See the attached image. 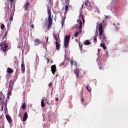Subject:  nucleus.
I'll return each instance as SVG.
<instances>
[{"label": "nucleus", "instance_id": "nucleus-1", "mask_svg": "<svg viewBox=\"0 0 128 128\" xmlns=\"http://www.w3.org/2000/svg\"><path fill=\"white\" fill-rule=\"evenodd\" d=\"M98 26L100 36H103V40H106V34H104V26H102V23L100 22L98 24Z\"/></svg>", "mask_w": 128, "mask_h": 128}, {"label": "nucleus", "instance_id": "nucleus-2", "mask_svg": "<svg viewBox=\"0 0 128 128\" xmlns=\"http://www.w3.org/2000/svg\"><path fill=\"white\" fill-rule=\"evenodd\" d=\"M48 30L50 28H52V10L50 8H48Z\"/></svg>", "mask_w": 128, "mask_h": 128}, {"label": "nucleus", "instance_id": "nucleus-3", "mask_svg": "<svg viewBox=\"0 0 128 128\" xmlns=\"http://www.w3.org/2000/svg\"><path fill=\"white\" fill-rule=\"evenodd\" d=\"M0 50L8 52V44L4 40V42H0Z\"/></svg>", "mask_w": 128, "mask_h": 128}, {"label": "nucleus", "instance_id": "nucleus-4", "mask_svg": "<svg viewBox=\"0 0 128 128\" xmlns=\"http://www.w3.org/2000/svg\"><path fill=\"white\" fill-rule=\"evenodd\" d=\"M70 34L66 35L64 38V46L65 48H67L68 46V43L70 42Z\"/></svg>", "mask_w": 128, "mask_h": 128}, {"label": "nucleus", "instance_id": "nucleus-5", "mask_svg": "<svg viewBox=\"0 0 128 128\" xmlns=\"http://www.w3.org/2000/svg\"><path fill=\"white\" fill-rule=\"evenodd\" d=\"M0 104H2L1 111L4 110V95L0 92Z\"/></svg>", "mask_w": 128, "mask_h": 128}, {"label": "nucleus", "instance_id": "nucleus-6", "mask_svg": "<svg viewBox=\"0 0 128 128\" xmlns=\"http://www.w3.org/2000/svg\"><path fill=\"white\" fill-rule=\"evenodd\" d=\"M75 27L76 28H79L80 30H78V34H80L82 30V22L80 20L78 24H76L75 26Z\"/></svg>", "mask_w": 128, "mask_h": 128}, {"label": "nucleus", "instance_id": "nucleus-7", "mask_svg": "<svg viewBox=\"0 0 128 128\" xmlns=\"http://www.w3.org/2000/svg\"><path fill=\"white\" fill-rule=\"evenodd\" d=\"M30 6V4L29 2H26L24 6V10H26V12L28 11V7Z\"/></svg>", "mask_w": 128, "mask_h": 128}, {"label": "nucleus", "instance_id": "nucleus-8", "mask_svg": "<svg viewBox=\"0 0 128 128\" xmlns=\"http://www.w3.org/2000/svg\"><path fill=\"white\" fill-rule=\"evenodd\" d=\"M21 70L22 74H24L26 72V66H24V62H22L21 64Z\"/></svg>", "mask_w": 128, "mask_h": 128}, {"label": "nucleus", "instance_id": "nucleus-9", "mask_svg": "<svg viewBox=\"0 0 128 128\" xmlns=\"http://www.w3.org/2000/svg\"><path fill=\"white\" fill-rule=\"evenodd\" d=\"M6 118L9 124H11L12 122V118L10 117V115L6 114Z\"/></svg>", "mask_w": 128, "mask_h": 128}, {"label": "nucleus", "instance_id": "nucleus-10", "mask_svg": "<svg viewBox=\"0 0 128 128\" xmlns=\"http://www.w3.org/2000/svg\"><path fill=\"white\" fill-rule=\"evenodd\" d=\"M51 71L52 72V74H54L56 72V65H52L51 66Z\"/></svg>", "mask_w": 128, "mask_h": 128}, {"label": "nucleus", "instance_id": "nucleus-11", "mask_svg": "<svg viewBox=\"0 0 128 128\" xmlns=\"http://www.w3.org/2000/svg\"><path fill=\"white\" fill-rule=\"evenodd\" d=\"M34 43L35 46H38V44H42V41L38 38H36L34 40Z\"/></svg>", "mask_w": 128, "mask_h": 128}, {"label": "nucleus", "instance_id": "nucleus-12", "mask_svg": "<svg viewBox=\"0 0 128 128\" xmlns=\"http://www.w3.org/2000/svg\"><path fill=\"white\" fill-rule=\"evenodd\" d=\"M14 84V82L12 81V80H10L9 82L8 88H10V90H12V86Z\"/></svg>", "mask_w": 128, "mask_h": 128}, {"label": "nucleus", "instance_id": "nucleus-13", "mask_svg": "<svg viewBox=\"0 0 128 128\" xmlns=\"http://www.w3.org/2000/svg\"><path fill=\"white\" fill-rule=\"evenodd\" d=\"M28 112H25L23 116V122H26V120L28 119Z\"/></svg>", "mask_w": 128, "mask_h": 128}, {"label": "nucleus", "instance_id": "nucleus-14", "mask_svg": "<svg viewBox=\"0 0 128 128\" xmlns=\"http://www.w3.org/2000/svg\"><path fill=\"white\" fill-rule=\"evenodd\" d=\"M55 44H56V50H60V44L57 42H56Z\"/></svg>", "mask_w": 128, "mask_h": 128}, {"label": "nucleus", "instance_id": "nucleus-15", "mask_svg": "<svg viewBox=\"0 0 128 128\" xmlns=\"http://www.w3.org/2000/svg\"><path fill=\"white\" fill-rule=\"evenodd\" d=\"M74 74H76V78H78L80 76L78 75V74H80V70L78 69H75Z\"/></svg>", "mask_w": 128, "mask_h": 128}, {"label": "nucleus", "instance_id": "nucleus-16", "mask_svg": "<svg viewBox=\"0 0 128 128\" xmlns=\"http://www.w3.org/2000/svg\"><path fill=\"white\" fill-rule=\"evenodd\" d=\"M78 18L80 20H82L83 23L84 24V15L82 14V12L80 13Z\"/></svg>", "mask_w": 128, "mask_h": 128}, {"label": "nucleus", "instance_id": "nucleus-17", "mask_svg": "<svg viewBox=\"0 0 128 128\" xmlns=\"http://www.w3.org/2000/svg\"><path fill=\"white\" fill-rule=\"evenodd\" d=\"M7 72L8 74H12L14 72V70L10 68H7Z\"/></svg>", "mask_w": 128, "mask_h": 128}, {"label": "nucleus", "instance_id": "nucleus-18", "mask_svg": "<svg viewBox=\"0 0 128 128\" xmlns=\"http://www.w3.org/2000/svg\"><path fill=\"white\" fill-rule=\"evenodd\" d=\"M68 5H66L65 6V12H64V15L66 16V14H68Z\"/></svg>", "mask_w": 128, "mask_h": 128}, {"label": "nucleus", "instance_id": "nucleus-19", "mask_svg": "<svg viewBox=\"0 0 128 128\" xmlns=\"http://www.w3.org/2000/svg\"><path fill=\"white\" fill-rule=\"evenodd\" d=\"M91 44L92 43L90 42V41H89L88 40H87L84 42V44L85 46H90V44Z\"/></svg>", "mask_w": 128, "mask_h": 128}, {"label": "nucleus", "instance_id": "nucleus-20", "mask_svg": "<svg viewBox=\"0 0 128 128\" xmlns=\"http://www.w3.org/2000/svg\"><path fill=\"white\" fill-rule=\"evenodd\" d=\"M100 46L101 48H103V50H106V44L104 43H101Z\"/></svg>", "mask_w": 128, "mask_h": 128}, {"label": "nucleus", "instance_id": "nucleus-21", "mask_svg": "<svg viewBox=\"0 0 128 128\" xmlns=\"http://www.w3.org/2000/svg\"><path fill=\"white\" fill-rule=\"evenodd\" d=\"M45 106H46V104H44V100L42 99L41 102V106L42 108H44Z\"/></svg>", "mask_w": 128, "mask_h": 128}, {"label": "nucleus", "instance_id": "nucleus-22", "mask_svg": "<svg viewBox=\"0 0 128 128\" xmlns=\"http://www.w3.org/2000/svg\"><path fill=\"white\" fill-rule=\"evenodd\" d=\"M85 6H90V3L88 2V0H86L84 2Z\"/></svg>", "mask_w": 128, "mask_h": 128}, {"label": "nucleus", "instance_id": "nucleus-23", "mask_svg": "<svg viewBox=\"0 0 128 128\" xmlns=\"http://www.w3.org/2000/svg\"><path fill=\"white\" fill-rule=\"evenodd\" d=\"M14 14H11L10 18H9V20H10V22H12V20H14Z\"/></svg>", "mask_w": 128, "mask_h": 128}, {"label": "nucleus", "instance_id": "nucleus-24", "mask_svg": "<svg viewBox=\"0 0 128 128\" xmlns=\"http://www.w3.org/2000/svg\"><path fill=\"white\" fill-rule=\"evenodd\" d=\"M26 108V103H24L22 106V110H25Z\"/></svg>", "mask_w": 128, "mask_h": 128}, {"label": "nucleus", "instance_id": "nucleus-25", "mask_svg": "<svg viewBox=\"0 0 128 128\" xmlns=\"http://www.w3.org/2000/svg\"><path fill=\"white\" fill-rule=\"evenodd\" d=\"M86 90H88V92H91L92 91V88L90 87L89 86H86Z\"/></svg>", "mask_w": 128, "mask_h": 128}, {"label": "nucleus", "instance_id": "nucleus-26", "mask_svg": "<svg viewBox=\"0 0 128 128\" xmlns=\"http://www.w3.org/2000/svg\"><path fill=\"white\" fill-rule=\"evenodd\" d=\"M78 36V31H76L75 33L74 34V38H76Z\"/></svg>", "mask_w": 128, "mask_h": 128}, {"label": "nucleus", "instance_id": "nucleus-27", "mask_svg": "<svg viewBox=\"0 0 128 128\" xmlns=\"http://www.w3.org/2000/svg\"><path fill=\"white\" fill-rule=\"evenodd\" d=\"M0 28H1V30H4V24H1Z\"/></svg>", "mask_w": 128, "mask_h": 128}, {"label": "nucleus", "instance_id": "nucleus-28", "mask_svg": "<svg viewBox=\"0 0 128 128\" xmlns=\"http://www.w3.org/2000/svg\"><path fill=\"white\" fill-rule=\"evenodd\" d=\"M79 46L80 48H82V44H81L80 42L78 43Z\"/></svg>", "mask_w": 128, "mask_h": 128}, {"label": "nucleus", "instance_id": "nucleus-29", "mask_svg": "<svg viewBox=\"0 0 128 128\" xmlns=\"http://www.w3.org/2000/svg\"><path fill=\"white\" fill-rule=\"evenodd\" d=\"M66 2L67 4H70V0H66Z\"/></svg>", "mask_w": 128, "mask_h": 128}, {"label": "nucleus", "instance_id": "nucleus-30", "mask_svg": "<svg viewBox=\"0 0 128 128\" xmlns=\"http://www.w3.org/2000/svg\"><path fill=\"white\" fill-rule=\"evenodd\" d=\"M8 96H12V92H8Z\"/></svg>", "mask_w": 128, "mask_h": 128}, {"label": "nucleus", "instance_id": "nucleus-31", "mask_svg": "<svg viewBox=\"0 0 128 128\" xmlns=\"http://www.w3.org/2000/svg\"><path fill=\"white\" fill-rule=\"evenodd\" d=\"M14 2V0H10V6H12V2Z\"/></svg>", "mask_w": 128, "mask_h": 128}, {"label": "nucleus", "instance_id": "nucleus-32", "mask_svg": "<svg viewBox=\"0 0 128 128\" xmlns=\"http://www.w3.org/2000/svg\"><path fill=\"white\" fill-rule=\"evenodd\" d=\"M74 63V61L70 60V65L72 66Z\"/></svg>", "mask_w": 128, "mask_h": 128}, {"label": "nucleus", "instance_id": "nucleus-33", "mask_svg": "<svg viewBox=\"0 0 128 128\" xmlns=\"http://www.w3.org/2000/svg\"><path fill=\"white\" fill-rule=\"evenodd\" d=\"M64 62H63L60 64V66H64Z\"/></svg>", "mask_w": 128, "mask_h": 128}, {"label": "nucleus", "instance_id": "nucleus-34", "mask_svg": "<svg viewBox=\"0 0 128 128\" xmlns=\"http://www.w3.org/2000/svg\"><path fill=\"white\" fill-rule=\"evenodd\" d=\"M10 8H12L14 10V6L12 5L11 6H10Z\"/></svg>", "mask_w": 128, "mask_h": 128}, {"label": "nucleus", "instance_id": "nucleus-35", "mask_svg": "<svg viewBox=\"0 0 128 128\" xmlns=\"http://www.w3.org/2000/svg\"><path fill=\"white\" fill-rule=\"evenodd\" d=\"M46 44H47V43H48V36L47 38L46 37Z\"/></svg>", "mask_w": 128, "mask_h": 128}, {"label": "nucleus", "instance_id": "nucleus-36", "mask_svg": "<svg viewBox=\"0 0 128 128\" xmlns=\"http://www.w3.org/2000/svg\"><path fill=\"white\" fill-rule=\"evenodd\" d=\"M54 38L56 42H58V38H56L55 36H54Z\"/></svg>", "mask_w": 128, "mask_h": 128}, {"label": "nucleus", "instance_id": "nucleus-37", "mask_svg": "<svg viewBox=\"0 0 128 128\" xmlns=\"http://www.w3.org/2000/svg\"><path fill=\"white\" fill-rule=\"evenodd\" d=\"M43 100L45 101V102H48V98H43Z\"/></svg>", "mask_w": 128, "mask_h": 128}, {"label": "nucleus", "instance_id": "nucleus-38", "mask_svg": "<svg viewBox=\"0 0 128 128\" xmlns=\"http://www.w3.org/2000/svg\"><path fill=\"white\" fill-rule=\"evenodd\" d=\"M94 42H96V36H94Z\"/></svg>", "mask_w": 128, "mask_h": 128}, {"label": "nucleus", "instance_id": "nucleus-39", "mask_svg": "<svg viewBox=\"0 0 128 128\" xmlns=\"http://www.w3.org/2000/svg\"><path fill=\"white\" fill-rule=\"evenodd\" d=\"M46 60H47V64H48V62H50V59L48 58H46Z\"/></svg>", "mask_w": 128, "mask_h": 128}, {"label": "nucleus", "instance_id": "nucleus-40", "mask_svg": "<svg viewBox=\"0 0 128 128\" xmlns=\"http://www.w3.org/2000/svg\"><path fill=\"white\" fill-rule=\"evenodd\" d=\"M22 113H20V114H18V116L19 118H21L20 114Z\"/></svg>", "mask_w": 128, "mask_h": 128}, {"label": "nucleus", "instance_id": "nucleus-41", "mask_svg": "<svg viewBox=\"0 0 128 128\" xmlns=\"http://www.w3.org/2000/svg\"><path fill=\"white\" fill-rule=\"evenodd\" d=\"M52 86V82H50L48 84V86Z\"/></svg>", "mask_w": 128, "mask_h": 128}, {"label": "nucleus", "instance_id": "nucleus-42", "mask_svg": "<svg viewBox=\"0 0 128 128\" xmlns=\"http://www.w3.org/2000/svg\"><path fill=\"white\" fill-rule=\"evenodd\" d=\"M46 104L48 105V106H50V102H48V101L46 102Z\"/></svg>", "mask_w": 128, "mask_h": 128}, {"label": "nucleus", "instance_id": "nucleus-43", "mask_svg": "<svg viewBox=\"0 0 128 128\" xmlns=\"http://www.w3.org/2000/svg\"><path fill=\"white\" fill-rule=\"evenodd\" d=\"M31 28H34V24H32V25H31Z\"/></svg>", "mask_w": 128, "mask_h": 128}, {"label": "nucleus", "instance_id": "nucleus-44", "mask_svg": "<svg viewBox=\"0 0 128 128\" xmlns=\"http://www.w3.org/2000/svg\"><path fill=\"white\" fill-rule=\"evenodd\" d=\"M74 64L76 66V62L74 61Z\"/></svg>", "mask_w": 128, "mask_h": 128}, {"label": "nucleus", "instance_id": "nucleus-45", "mask_svg": "<svg viewBox=\"0 0 128 128\" xmlns=\"http://www.w3.org/2000/svg\"><path fill=\"white\" fill-rule=\"evenodd\" d=\"M84 4H83L82 5L81 8H84Z\"/></svg>", "mask_w": 128, "mask_h": 128}, {"label": "nucleus", "instance_id": "nucleus-46", "mask_svg": "<svg viewBox=\"0 0 128 128\" xmlns=\"http://www.w3.org/2000/svg\"><path fill=\"white\" fill-rule=\"evenodd\" d=\"M81 102H84V98L81 99Z\"/></svg>", "mask_w": 128, "mask_h": 128}, {"label": "nucleus", "instance_id": "nucleus-47", "mask_svg": "<svg viewBox=\"0 0 128 128\" xmlns=\"http://www.w3.org/2000/svg\"><path fill=\"white\" fill-rule=\"evenodd\" d=\"M56 102L58 101V98H56Z\"/></svg>", "mask_w": 128, "mask_h": 128}, {"label": "nucleus", "instance_id": "nucleus-48", "mask_svg": "<svg viewBox=\"0 0 128 128\" xmlns=\"http://www.w3.org/2000/svg\"><path fill=\"white\" fill-rule=\"evenodd\" d=\"M50 62H51V64H52V60H50Z\"/></svg>", "mask_w": 128, "mask_h": 128}, {"label": "nucleus", "instance_id": "nucleus-49", "mask_svg": "<svg viewBox=\"0 0 128 128\" xmlns=\"http://www.w3.org/2000/svg\"><path fill=\"white\" fill-rule=\"evenodd\" d=\"M64 20H66V16L64 17Z\"/></svg>", "mask_w": 128, "mask_h": 128}, {"label": "nucleus", "instance_id": "nucleus-50", "mask_svg": "<svg viewBox=\"0 0 128 128\" xmlns=\"http://www.w3.org/2000/svg\"><path fill=\"white\" fill-rule=\"evenodd\" d=\"M100 52V49H98V52Z\"/></svg>", "mask_w": 128, "mask_h": 128}, {"label": "nucleus", "instance_id": "nucleus-51", "mask_svg": "<svg viewBox=\"0 0 128 128\" xmlns=\"http://www.w3.org/2000/svg\"><path fill=\"white\" fill-rule=\"evenodd\" d=\"M77 22H80V20H77Z\"/></svg>", "mask_w": 128, "mask_h": 128}, {"label": "nucleus", "instance_id": "nucleus-52", "mask_svg": "<svg viewBox=\"0 0 128 128\" xmlns=\"http://www.w3.org/2000/svg\"><path fill=\"white\" fill-rule=\"evenodd\" d=\"M100 70H102V67L100 66Z\"/></svg>", "mask_w": 128, "mask_h": 128}, {"label": "nucleus", "instance_id": "nucleus-53", "mask_svg": "<svg viewBox=\"0 0 128 128\" xmlns=\"http://www.w3.org/2000/svg\"><path fill=\"white\" fill-rule=\"evenodd\" d=\"M81 94H82V91H81Z\"/></svg>", "mask_w": 128, "mask_h": 128}, {"label": "nucleus", "instance_id": "nucleus-54", "mask_svg": "<svg viewBox=\"0 0 128 128\" xmlns=\"http://www.w3.org/2000/svg\"><path fill=\"white\" fill-rule=\"evenodd\" d=\"M102 22H103V23H104V20H103V21H102Z\"/></svg>", "mask_w": 128, "mask_h": 128}, {"label": "nucleus", "instance_id": "nucleus-55", "mask_svg": "<svg viewBox=\"0 0 128 128\" xmlns=\"http://www.w3.org/2000/svg\"><path fill=\"white\" fill-rule=\"evenodd\" d=\"M56 76H58V74L56 75Z\"/></svg>", "mask_w": 128, "mask_h": 128}, {"label": "nucleus", "instance_id": "nucleus-56", "mask_svg": "<svg viewBox=\"0 0 128 128\" xmlns=\"http://www.w3.org/2000/svg\"><path fill=\"white\" fill-rule=\"evenodd\" d=\"M2 128H4V126Z\"/></svg>", "mask_w": 128, "mask_h": 128}, {"label": "nucleus", "instance_id": "nucleus-57", "mask_svg": "<svg viewBox=\"0 0 128 128\" xmlns=\"http://www.w3.org/2000/svg\"><path fill=\"white\" fill-rule=\"evenodd\" d=\"M4 38H6V36H4Z\"/></svg>", "mask_w": 128, "mask_h": 128}, {"label": "nucleus", "instance_id": "nucleus-58", "mask_svg": "<svg viewBox=\"0 0 128 128\" xmlns=\"http://www.w3.org/2000/svg\"><path fill=\"white\" fill-rule=\"evenodd\" d=\"M50 1L52 0H50Z\"/></svg>", "mask_w": 128, "mask_h": 128}]
</instances>
